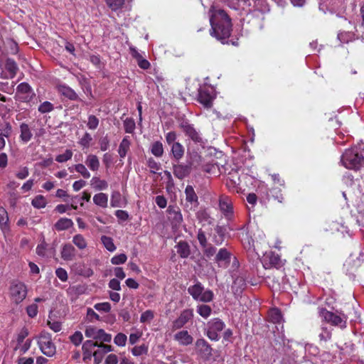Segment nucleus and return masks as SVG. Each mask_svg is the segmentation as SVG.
<instances>
[{
	"label": "nucleus",
	"instance_id": "f257e3e1",
	"mask_svg": "<svg viewBox=\"0 0 364 364\" xmlns=\"http://www.w3.org/2000/svg\"><path fill=\"white\" fill-rule=\"evenodd\" d=\"M210 35L218 40H225L230 37L232 31L231 19L223 9L210 10Z\"/></svg>",
	"mask_w": 364,
	"mask_h": 364
},
{
	"label": "nucleus",
	"instance_id": "f03ea898",
	"mask_svg": "<svg viewBox=\"0 0 364 364\" xmlns=\"http://www.w3.org/2000/svg\"><path fill=\"white\" fill-rule=\"evenodd\" d=\"M341 162L348 169L359 170L364 168V156L357 147L346 149L341 156Z\"/></svg>",
	"mask_w": 364,
	"mask_h": 364
},
{
	"label": "nucleus",
	"instance_id": "7ed1b4c3",
	"mask_svg": "<svg viewBox=\"0 0 364 364\" xmlns=\"http://www.w3.org/2000/svg\"><path fill=\"white\" fill-rule=\"evenodd\" d=\"M319 316L321 318L332 326L345 328L346 327L347 316L342 313L336 314L328 311L324 308L319 309Z\"/></svg>",
	"mask_w": 364,
	"mask_h": 364
},
{
	"label": "nucleus",
	"instance_id": "20e7f679",
	"mask_svg": "<svg viewBox=\"0 0 364 364\" xmlns=\"http://www.w3.org/2000/svg\"><path fill=\"white\" fill-rule=\"evenodd\" d=\"M9 291L11 300L16 304L21 303L28 294L26 285L17 280L11 282Z\"/></svg>",
	"mask_w": 364,
	"mask_h": 364
},
{
	"label": "nucleus",
	"instance_id": "39448f33",
	"mask_svg": "<svg viewBox=\"0 0 364 364\" xmlns=\"http://www.w3.org/2000/svg\"><path fill=\"white\" fill-rule=\"evenodd\" d=\"M37 343L41 352L48 357L53 356L56 353V348L52 341L51 335L42 331L37 337Z\"/></svg>",
	"mask_w": 364,
	"mask_h": 364
},
{
	"label": "nucleus",
	"instance_id": "423d86ee",
	"mask_svg": "<svg viewBox=\"0 0 364 364\" xmlns=\"http://www.w3.org/2000/svg\"><path fill=\"white\" fill-rule=\"evenodd\" d=\"M188 291L195 300L200 301L209 302L212 301L213 298V291L210 290H204L203 287L199 282L188 287Z\"/></svg>",
	"mask_w": 364,
	"mask_h": 364
},
{
	"label": "nucleus",
	"instance_id": "0eeeda50",
	"mask_svg": "<svg viewBox=\"0 0 364 364\" xmlns=\"http://www.w3.org/2000/svg\"><path fill=\"white\" fill-rule=\"evenodd\" d=\"M219 210L222 215L228 220H232L234 218V208L232 199L225 195H221L218 199Z\"/></svg>",
	"mask_w": 364,
	"mask_h": 364
},
{
	"label": "nucleus",
	"instance_id": "6e6552de",
	"mask_svg": "<svg viewBox=\"0 0 364 364\" xmlns=\"http://www.w3.org/2000/svg\"><path fill=\"white\" fill-rule=\"evenodd\" d=\"M35 93L26 82L20 83L16 87L15 98L16 100L28 102L34 97Z\"/></svg>",
	"mask_w": 364,
	"mask_h": 364
},
{
	"label": "nucleus",
	"instance_id": "1a4fd4ad",
	"mask_svg": "<svg viewBox=\"0 0 364 364\" xmlns=\"http://www.w3.org/2000/svg\"><path fill=\"white\" fill-rule=\"evenodd\" d=\"M0 68L1 69L0 78L2 79L14 78L18 69L16 62L10 58H8L4 63H0Z\"/></svg>",
	"mask_w": 364,
	"mask_h": 364
},
{
	"label": "nucleus",
	"instance_id": "9d476101",
	"mask_svg": "<svg viewBox=\"0 0 364 364\" xmlns=\"http://www.w3.org/2000/svg\"><path fill=\"white\" fill-rule=\"evenodd\" d=\"M225 323L219 318H213L208 323L207 336L212 341L219 339V333L224 329Z\"/></svg>",
	"mask_w": 364,
	"mask_h": 364
},
{
	"label": "nucleus",
	"instance_id": "9b49d317",
	"mask_svg": "<svg viewBox=\"0 0 364 364\" xmlns=\"http://www.w3.org/2000/svg\"><path fill=\"white\" fill-rule=\"evenodd\" d=\"M215 97V95L213 88L204 87L200 90L198 100L205 107L210 108L213 105V102Z\"/></svg>",
	"mask_w": 364,
	"mask_h": 364
},
{
	"label": "nucleus",
	"instance_id": "f8f14e48",
	"mask_svg": "<svg viewBox=\"0 0 364 364\" xmlns=\"http://www.w3.org/2000/svg\"><path fill=\"white\" fill-rule=\"evenodd\" d=\"M262 262L265 269L272 267L278 269L282 266L279 255L274 252H269L264 254Z\"/></svg>",
	"mask_w": 364,
	"mask_h": 364
},
{
	"label": "nucleus",
	"instance_id": "ddd939ff",
	"mask_svg": "<svg viewBox=\"0 0 364 364\" xmlns=\"http://www.w3.org/2000/svg\"><path fill=\"white\" fill-rule=\"evenodd\" d=\"M179 127L185 133V134L195 142H200L201 137L198 131L194 128L193 124H189L187 121H182L179 124Z\"/></svg>",
	"mask_w": 364,
	"mask_h": 364
},
{
	"label": "nucleus",
	"instance_id": "4468645a",
	"mask_svg": "<svg viewBox=\"0 0 364 364\" xmlns=\"http://www.w3.org/2000/svg\"><path fill=\"white\" fill-rule=\"evenodd\" d=\"M212 348L208 343L203 339H198L196 342V351L201 358L208 360L212 355Z\"/></svg>",
	"mask_w": 364,
	"mask_h": 364
},
{
	"label": "nucleus",
	"instance_id": "2eb2a0df",
	"mask_svg": "<svg viewBox=\"0 0 364 364\" xmlns=\"http://www.w3.org/2000/svg\"><path fill=\"white\" fill-rule=\"evenodd\" d=\"M97 349L93 352V358L95 364H100L102 363L105 355L114 350L112 346L98 343L97 346Z\"/></svg>",
	"mask_w": 364,
	"mask_h": 364
},
{
	"label": "nucleus",
	"instance_id": "dca6fc26",
	"mask_svg": "<svg viewBox=\"0 0 364 364\" xmlns=\"http://www.w3.org/2000/svg\"><path fill=\"white\" fill-rule=\"evenodd\" d=\"M193 316V311L192 309L183 310L180 316L176 318L173 323V327L176 329L182 328L188 321Z\"/></svg>",
	"mask_w": 364,
	"mask_h": 364
},
{
	"label": "nucleus",
	"instance_id": "f3484780",
	"mask_svg": "<svg viewBox=\"0 0 364 364\" xmlns=\"http://www.w3.org/2000/svg\"><path fill=\"white\" fill-rule=\"evenodd\" d=\"M168 219L174 226L179 225L183 221L180 208L177 206L169 205L168 208Z\"/></svg>",
	"mask_w": 364,
	"mask_h": 364
},
{
	"label": "nucleus",
	"instance_id": "a211bd4d",
	"mask_svg": "<svg viewBox=\"0 0 364 364\" xmlns=\"http://www.w3.org/2000/svg\"><path fill=\"white\" fill-rule=\"evenodd\" d=\"M230 252L225 248H221L215 256V261L220 267H227L230 262Z\"/></svg>",
	"mask_w": 364,
	"mask_h": 364
},
{
	"label": "nucleus",
	"instance_id": "6ab92c4d",
	"mask_svg": "<svg viewBox=\"0 0 364 364\" xmlns=\"http://www.w3.org/2000/svg\"><path fill=\"white\" fill-rule=\"evenodd\" d=\"M57 90L60 95L70 100H80L75 91L65 84L58 85Z\"/></svg>",
	"mask_w": 364,
	"mask_h": 364
},
{
	"label": "nucleus",
	"instance_id": "aec40b11",
	"mask_svg": "<svg viewBox=\"0 0 364 364\" xmlns=\"http://www.w3.org/2000/svg\"><path fill=\"white\" fill-rule=\"evenodd\" d=\"M61 257L65 261L73 260L76 255V250L71 244H65L60 252Z\"/></svg>",
	"mask_w": 364,
	"mask_h": 364
},
{
	"label": "nucleus",
	"instance_id": "412c9836",
	"mask_svg": "<svg viewBox=\"0 0 364 364\" xmlns=\"http://www.w3.org/2000/svg\"><path fill=\"white\" fill-rule=\"evenodd\" d=\"M174 338L179 344L183 346H188L193 342V337L188 333L187 331H181L175 334Z\"/></svg>",
	"mask_w": 364,
	"mask_h": 364
},
{
	"label": "nucleus",
	"instance_id": "4be33fe9",
	"mask_svg": "<svg viewBox=\"0 0 364 364\" xmlns=\"http://www.w3.org/2000/svg\"><path fill=\"white\" fill-rule=\"evenodd\" d=\"M127 202L119 191H114L111 196L110 204L112 207H124Z\"/></svg>",
	"mask_w": 364,
	"mask_h": 364
},
{
	"label": "nucleus",
	"instance_id": "5701e85b",
	"mask_svg": "<svg viewBox=\"0 0 364 364\" xmlns=\"http://www.w3.org/2000/svg\"><path fill=\"white\" fill-rule=\"evenodd\" d=\"M0 229L4 233L9 230L8 213L3 207H0Z\"/></svg>",
	"mask_w": 364,
	"mask_h": 364
},
{
	"label": "nucleus",
	"instance_id": "b1692460",
	"mask_svg": "<svg viewBox=\"0 0 364 364\" xmlns=\"http://www.w3.org/2000/svg\"><path fill=\"white\" fill-rule=\"evenodd\" d=\"M190 173V168L188 166L178 164L173 166V174L179 179L186 177Z\"/></svg>",
	"mask_w": 364,
	"mask_h": 364
},
{
	"label": "nucleus",
	"instance_id": "393cba45",
	"mask_svg": "<svg viewBox=\"0 0 364 364\" xmlns=\"http://www.w3.org/2000/svg\"><path fill=\"white\" fill-rule=\"evenodd\" d=\"M85 164L92 171H97L100 168V160L96 155L89 154L86 157Z\"/></svg>",
	"mask_w": 364,
	"mask_h": 364
},
{
	"label": "nucleus",
	"instance_id": "a878e982",
	"mask_svg": "<svg viewBox=\"0 0 364 364\" xmlns=\"http://www.w3.org/2000/svg\"><path fill=\"white\" fill-rule=\"evenodd\" d=\"M178 254L182 258H187L191 254L189 245L185 241L179 242L176 246Z\"/></svg>",
	"mask_w": 364,
	"mask_h": 364
},
{
	"label": "nucleus",
	"instance_id": "bb28decb",
	"mask_svg": "<svg viewBox=\"0 0 364 364\" xmlns=\"http://www.w3.org/2000/svg\"><path fill=\"white\" fill-rule=\"evenodd\" d=\"M20 131H21V134H20L21 140L23 143L28 142L33 136V134H32L28 125L26 123H22L20 125Z\"/></svg>",
	"mask_w": 364,
	"mask_h": 364
},
{
	"label": "nucleus",
	"instance_id": "cd10ccee",
	"mask_svg": "<svg viewBox=\"0 0 364 364\" xmlns=\"http://www.w3.org/2000/svg\"><path fill=\"white\" fill-rule=\"evenodd\" d=\"M90 185L96 191L105 190L108 187L107 182L97 176H94L90 180Z\"/></svg>",
	"mask_w": 364,
	"mask_h": 364
},
{
	"label": "nucleus",
	"instance_id": "c85d7f7f",
	"mask_svg": "<svg viewBox=\"0 0 364 364\" xmlns=\"http://www.w3.org/2000/svg\"><path fill=\"white\" fill-rule=\"evenodd\" d=\"M73 225V222L71 219L67 218H62L59 219L55 224V230L62 231L68 230Z\"/></svg>",
	"mask_w": 364,
	"mask_h": 364
},
{
	"label": "nucleus",
	"instance_id": "c756f323",
	"mask_svg": "<svg viewBox=\"0 0 364 364\" xmlns=\"http://www.w3.org/2000/svg\"><path fill=\"white\" fill-rule=\"evenodd\" d=\"M130 145H131V142H130L129 136H124L123 138L122 141H121V143L119 146V149H118V153L121 158L125 157L127 151L129 149Z\"/></svg>",
	"mask_w": 364,
	"mask_h": 364
},
{
	"label": "nucleus",
	"instance_id": "7c9ffc66",
	"mask_svg": "<svg viewBox=\"0 0 364 364\" xmlns=\"http://www.w3.org/2000/svg\"><path fill=\"white\" fill-rule=\"evenodd\" d=\"M171 153L176 159H181L184 154V148L183 145L179 142L173 143L171 145Z\"/></svg>",
	"mask_w": 364,
	"mask_h": 364
},
{
	"label": "nucleus",
	"instance_id": "2f4dec72",
	"mask_svg": "<svg viewBox=\"0 0 364 364\" xmlns=\"http://www.w3.org/2000/svg\"><path fill=\"white\" fill-rule=\"evenodd\" d=\"M93 202L98 206L106 208L107 206L108 196L103 193L95 194L93 197Z\"/></svg>",
	"mask_w": 364,
	"mask_h": 364
},
{
	"label": "nucleus",
	"instance_id": "473e14b6",
	"mask_svg": "<svg viewBox=\"0 0 364 364\" xmlns=\"http://www.w3.org/2000/svg\"><path fill=\"white\" fill-rule=\"evenodd\" d=\"M268 316L272 323H280L283 321L282 313L280 310L277 308L270 309Z\"/></svg>",
	"mask_w": 364,
	"mask_h": 364
},
{
	"label": "nucleus",
	"instance_id": "72a5a7b5",
	"mask_svg": "<svg viewBox=\"0 0 364 364\" xmlns=\"http://www.w3.org/2000/svg\"><path fill=\"white\" fill-rule=\"evenodd\" d=\"M73 242L79 250H85L87 245L85 238L80 234L73 236Z\"/></svg>",
	"mask_w": 364,
	"mask_h": 364
},
{
	"label": "nucleus",
	"instance_id": "f704fd0d",
	"mask_svg": "<svg viewBox=\"0 0 364 364\" xmlns=\"http://www.w3.org/2000/svg\"><path fill=\"white\" fill-rule=\"evenodd\" d=\"M151 152L156 157H161L164 154L163 144L160 141H155L151 146Z\"/></svg>",
	"mask_w": 364,
	"mask_h": 364
},
{
	"label": "nucleus",
	"instance_id": "c9c22d12",
	"mask_svg": "<svg viewBox=\"0 0 364 364\" xmlns=\"http://www.w3.org/2000/svg\"><path fill=\"white\" fill-rule=\"evenodd\" d=\"M101 241L104 247L109 252H114L116 250V246L114 244L113 239L110 237L103 235L101 237Z\"/></svg>",
	"mask_w": 364,
	"mask_h": 364
},
{
	"label": "nucleus",
	"instance_id": "e433bc0d",
	"mask_svg": "<svg viewBox=\"0 0 364 364\" xmlns=\"http://www.w3.org/2000/svg\"><path fill=\"white\" fill-rule=\"evenodd\" d=\"M186 199L188 202L193 203L198 201V196L191 186H187L185 189Z\"/></svg>",
	"mask_w": 364,
	"mask_h": 364
},
{
	"label": "nucleus",
	"instance_id": "4c0bfd02",
	"mask_svg": "<svg viewBox=\"0 0 364 364\" xmlns=\"http://www.w3.org/2000/svg\"><path fill=\"white\" fill-rule=\"evenodd\" d=\"M100 329L94 326H87L85 331L87 338L98 340Z\"/></svg>",
	"mask_w": 364,
	"mask_h": 364
},
{
	"label": "nucleus",
	"instance_id": "58836bf2",
	"mask_svg": "<svg viewBox=\"0 0 364 364\" xmlns=\"http://www.w3.org/2000/svg\"><path fill=\"white\" fill-rule=\"evenodd\" d=\"M31 204L36 208H43L46 207L47 200L42 195H38L32 200Z\"/></svg>",
	"mask_w": 364,
	"mask_h": 364
},
{
	"label": "nucleus",
	"instance_id": "ea45409f",
	"mask_svg": "<svg viewBox=\"0 0 364 364\" xmlns=\"http://www.w3.org/2000/svg\"><path fill=\"white\" fill-rule=\"evenodd\" d=\"M197 312L202 317L207 318L211 314L212 309L211 308L205 304H201L197 306Z\"/></svg>",
	"mask_w": 364,
	"mask_h": 364
},
{
	"label": "nucleus",
	"instance_id": "a19ab883",
	"mask_svg": "<svg viewBox=\"0 0 364 364\" xmlns=\"http://www.w3.org/2000/svg\"><path fill=\"white\" fill-rule=\"evenodd\" d=\"M11 131V127L9 124H6V128L4 132L0 133V151L2 150L6 145V141L4 137H9Z\"/></svg>",
	"mask_w": 364,
	"mask_h": 364
},
{
	"label": "nucleus",
	"instance_id": "79ce46f5",
	"mask_svg": "<svg viewBox=\"0 0 364 364\" xmlns=\"http://www.w3.org/2000/svg\"><path fill=\"white\" fill-rule=\"evenodd\" d=\"M75 170L79 173L84 178H89L91 176L90 171L82 164H77L74 166Z\"/></svg>",
	"mask_w": 364,
	"mask_h": 364
},
{
	"label": "nucleus",
	"instance_id": "37998d69",
	"mask_svg": "<svg viewBox=\"0 0 364 364\" xmlns=\"http://www.w3.org/2000/svg\"><path fill=\"white\" fill-rule=\"evenodd\" d=\"M99 122V119L96 116L90 114L88 116L87 126L88 129L94 130L97 128Z\"/></svg>",
	"mask_w": 364,
	"mask_h": 364
},
{
	"label": "nucleus",
	"instance_id": "c03bdc74",
	"mask_svg": "<svg viewBox=\"0 0 364 364\" xmlns=\"http://www.w3.org/2000/svg\"><path fill=\"white\" fill-rule=\"evenodd\" d=\"M72 156L73 151L70 149H67L63 154L58 155L55 158V161L59 163H63L71 159Z\"/></svg>",
	"mask_w": 364,
	"mask_h": 364
},
{
	"label": "nucleus",
	"instance_id": "a18cd8bd",
	"mask_svg": "<svg viewBox=\"0 0 364 364\" xmlns=\"http://www.w3.org/2000/svg\"><path fill=\"white\" fill-rule=\"evenodd\" d=\"M124 128L127 133H132L135 129V122L132 118H127L124 121Z\"/></svg>",
	"mask_w": 364,
	"mask_h": 364
},
{
	"label": "nucleus",
	"instance_id": "49530a36",
	"mask_svg": "<svg viewBox=\"0 0 364 364\" xmlns=\"http://www.w3.org/2000/svg\"><path fill=\"white\" fill-rule=\"evenodd\" d=\"M107 6L112 10L117 11L120 9L124 3V0H105Z\"/></svg>",
	"mask_w": 364,
	"mask_h": 364
},
{
	"label": "nucleus",
	"instance_id": "de8ad7c7",
	"mask_svg": "<svg viewBox=\"0 0 364 364\" xmlns=\"http://www.w3.org/2000/svg\"><path fill=\"white\" fill-rule=\"evenodd\" d=\"M32 341L31 339H27L25 342L22 343L21 344H17L15 347V350H19L21 354L26 353L29 348H31Z\"/></svg>",
	"mask_w": 364,
	"mask_h": 364
},
{
	"label": "nucleus",
	"instance_id": "09e8293b",
	"mask_svg": "<svg viewBox=\"0 0 364 364\" xmlns=\"http://www.w3.org/2000/svg\"><path fill=\"white\" fill-rule=\"evenodd\" d=\"M338 38L341 43H347L353 39V34L350 32H340Z\"/></svg>",
	"mask_w": 364,
	"mask_h": 364
},
{
	"label": "nucleus",
	"instance_id": "8fccbe9b",
	"mask_svg": "<svg viewBox=\"0 0 364 364\" xmlns=\"http://www.w3.org/2000/svg\"><path fill=\"white\" fill-rule=\"evenodd\" d=\"M127 341V337L125 334L122 333H117L114 338V343L118 346H124L126 345Z\"/></svg>",
	"mask_w": 364,
	"mask_h": 364
},
{
	"label": "nucleus",
	"instance_id": "3c124183",
	"mask_svg": "<svg viewBox=\"0 0 364 364\" xmlns=\"http://www.w3.org/2000/svg\"><path fill=\"white\" fill-rule=\"evenodd\" d=\"M53 105L48 101L43 102L38 107V111L42 114L50 112L53 111Z\"/></svg>",
	"mask_w": 364,
	"mask_h": 364
},
{
	"label": "nucleus",
	"instance_id": "603ef678",
	"mask_svg": "<svg viewBox=\"0 0 364 364\" xmlns=\"http://www.w3.org/2000/svg\"><path fill=\"white\" fill-rule=\"evenodd\" d=\"M127 259V255L124 253H122V254L114 256L111 259V262L112 264L118 265V264H122L125 263Z\"/></svg>",
	"mask_w": 364,
	"mask_h": 364
},
{
	"label": "nucleus",
	"instance_id": "864d4df0",
	"mask_svg": "<svg viewBox=\"0 0 364 364\" xmlns=\"http://www.w3.org/2000/svg\"><path fill=\"white\" fill-rule=\"evenodd\" d=\"M154 317V314L151 310H146L143 312L140 316L141 323L150 322Z\"/></svg>",
	"mask_w": 364,
	"mask_h": 364
},
{
	"label": "nucleus",
	"instance_id": "5fc2aeb1",
	"mask_svg": "<svg viewBox=\"0 0 364 364\" xmlns=\"http://www.w3.org/2000/svg\"><path fill=\"white\" fill-rule=\"evenodd\" d=\"M320 341L326 342L331 338V332L326 327H321V332L319 333Z\"/></svg>",
	"mask_w": 364,
	"mask_h": 364
},
{
	"label": "nucleus",
	"instance_id": "6e6d98bb",
	"mask_svg": "<svg viewBox=\"0 0 364 364\" xmlns=\"http://www.w3.org/2000/svg\"><path fill=\"white\" fill-rule=\"evenodd\" d=\"M71 342L75 346H79L83 339L82 333L80 331H75L70 337Z\"/></svg>",
	"mask_w": 364,
	"mask_h": 364
},
{
	"label": "nucleus",
	"instance_id": "4d7b16f0",
	"mask_svg": "<svg viewBox=\"0 0 364 364\" xmlns=\"http://www.w3.org/2000/svg\"><path fill=\"white\" fill-rule=\"evenodd\" d=\"M147 353V347L145 345L135 346L132 349V353L134 356H139Z\"/></svg>",
	"mask_w": 364,
	"mask_h": 364
},
{
	"label": "nucleus",
	"instance_id": "13d9d810",
	"mask_svg": "<svg viewBox=\"0 0 364 364\" xmlns=\"http://www.w3.org/2000/svg\"><path fill=\"white\" fill-rule=\"evenodd\" d=\"M98 346V342L91 340L86 341L82 345V351L94 352L93 349Z\"/></svg>",
	"mask_w": 364,
	"mask_h": 364
},
{
	"label": "nucleus",
	"instance_id": "bf43d9fd",
	"mask_svg": "<svg viewBox=\"0 0 364 364\" xmlns=\"http://www.w3.org/2000/svg\"><path fill=\"white\" fill-rule=\"evenodd\" d=\"M94 308L98 311L109 312L111 305L108 302L97 303L95 304Z\"/></svg>",
	"mask_w": 364,
	"mask_h": 364
},
{
	"label": "nucleus",
	"instance_id": "052dcab7",
	"mask_svg": "<svg viewBox=\"0 0 364 364\" xmlns=\"http://www.w3.org/2000/svg\"><path fill=\"white\" fill-rule=\"evenodd\" d=\"M48 244L45 242L44 240H42V242L38 245L36 247V253L39 256L44 257L46 255V250H47Z\"/></svg>",
	"mask_w": 364,
	"mask_h": 364
},
{
	"label": "nucleus",
	"instance_id": "680f3d73",
	"mask_svg": "<svg viewBox=\"0 0 364 364\" xmlns=\"http://www.w3.org/2000/svg\"><path fill=\"white\" fill-rule=\"evenodd\" d=\"M92 140V138L91 135L89 133L86 132L82 136V137L81 138L79 143L82 146H83L85 148H88L90 146V144Z\"/></svg>",
	"mask_w": 364,
	"mask_h": 364
},
{
	"label": "nucleus",
	"instance_id": "e2e57ef3",
	"mask_svg": "<svg viewBox=\"0 0 364 364\" xmlns=\"http://www.w3.org/2000/svg\"><path fill=\"white\" fill-rule=\"evenodd\" d=\"M98 340L101 341L100 343H109L112 341V335L106 333L103 329H100Z\"/></svg>",
	"mask_w": 364,
	"mask_h": 364
},
{
	"label": "nucleus",
	"instance_id": "0e129e2a",
	"mask_svg": "<svg viewBox=\"0 0 364 364\" xmlns=\"http://www.w3.org/2000/svg\"><path fill=\"white\" fill-rule=\"evenodd\" d=\"M26 312L29 317L34 318L38 314V305L36 304H32L28 306Z\"/></svg>",
	"mask_w": 364,
	"mask_h": 364
},
{
	"label": "nucleus",
	"instance_id": "69168bd1",
	"mask_svg": "<svg viewBox=\"0 0 364 364\" xmlns=\"http://www.w3.org/2000/svg\"><path fill=\"white\" fill-rule=\"evenodd\" d=\"M55 274L62 282H66L68 280V273L63 268L59 267L55 270Z\"/></svg>",
	"mask_w": 364,
	"mask_h": 364
},
{
	"label": "nucleus",
	"instance_id": "338daca9",
	"mask_svg": "<svg viewBox=\"0 0 364 364\" xmlns=\"http://www.w3.org/2000/svg\"><path fill=\"white\" fill-rule=\"evenodd\" d=\"M87 318L91 322L100 319V316L91 308L87 310Z\"/></svg>",
	"mask_w": 364,
	"mask_h": 364
},
{
	"label": "nucleus",
	"instance_id": "774afa93",
	"mask_svg": "<svg viewBox=\"0 0 364 364\" xmlns=\"http://www.w3.org/2000/svg\"><path fill=\"white\" fill-rule=\"evenodd\" d=\"M118 362L117 355L113 353L109 354L105 360V364H117Z\"/></svg>",
	"mask_w": 364,
	"mask_h": 364
}]
</instances>
